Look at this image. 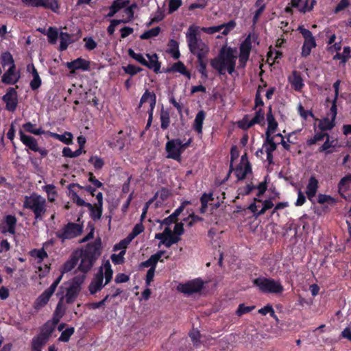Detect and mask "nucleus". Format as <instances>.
I'll list each match as a JSON object with an SVG mask.
<instances>
[{
  "label": "nucleus",
  "mask_w": 351,
  "mask_h": 351,
  "mask_svg": "<svg viewBox=\"0 0 351 351\" xmlns=\"http://www.w3.org/2000/svg\"><path fill=\"white\" fill-rule=\"evenodd\" d=\"M263 146H265V152L273 153L277 148V145L274 142V136L266 135V139Z\"/></svg>",
  "instance_id": "79ce46f5"
},
{
  "label": "nucleus",
  "mask_w": 351,
  "mask_h": 351,
  "mask_svg": "<svg viewBox=\"0 0 351 351\" xmlns=\"http://www.w3.org/2000/svg\"><path fill=\"white\" fill-rule=\"evenodd\" d=\"M266 116L268 126L265 132V135H271V134L274 133L278 128V122L276 121L275 117L272 113V108L271 106H269L268 108V111Z\"/></svg>",
  "instance_id": "4be33fe9"
},
{
  "label": "nucleus",
  "mask_w": 351,
  "mask_h": 351,
  "mask_svg": "<svg viewBox=\"0 0 351 351\" xmlns=\"http://www.w3.org/2000/svg\"><path fill=\"white\" fill-rule=\"evenodd\" d=\"M318 187V180L315 176H311L308 180L306 191V195L309 199H311V198L315 196Z\"/></svg>",
  "instance_id": "5701e85b"
},
{
  "label": "nucleus",
  "mask_w": 351,
  "mask_h": 351,
  "mask_svg": "<svg viewBox=\"0 0 351 351\" xmlns=\"http://www.w3.org/2000/svg\"><path fill=\"white\" fill-rule=\"evenodd\" d=\"M59 35L60 34L56 27H49L47 33L48 42L52 45L56 44Z\"/></svg>",
  "instance_id": "09e8293b"
},
{
  "label": "nucleus",
  "mask_w": 351,
  "mask_h": 351,
  "mask_svg": "<svg viewBox=\"0 0 351 351\" xmlns=\"http://www.w3.org/2000/svg\"><path fill=\"white\" fill-rule=\"evenodd\" d=\"M160 119L161 128L162 130L167 129L170 125V116L169 111L165 110L162 108L160 112Z\"/></svg>",
  "instance_id": "37998d69"
},
{
  "label": "nucleus",
  "mask_w": 351,
  "mask_h": 351,
  "mask_svg": "<svg viewBox=\"0 0 351 351\" xmlns=\"http://www.w3.org/2000/svg\"><path fill=\"white\" fill-rule=\"evenodd\" d=\"M43 190L47 194V199L49 202H54L58 195L56 186L52 184H46L43 186Z\"/></svg>",
  "instance_id": "f704fd0d"
},
{
  "label": "nucleus",
  "mask_w": 351,
  "mask_h": 351,
  "mask_svg": "<svg viewBox=\"0 0 351 351\" xmlns=\"http://www.w3.org/2000/svg\"><path fill=\"white\" fill-rule=\"evenodd\" d=\"M157 259L154 255H152L147 261L141 263L140 268L150 267L156 269L158 263Z\"/></svg>",
  "instance_id": "4d7b16f0"
},
{
  "label": "nucleus",
  "mask_w": 351,
  "mask_h": 351,
  "mask_svg": "<svg viewBox=\"0 0 351 351\" xmlns=\"http://www.w3.org/2000/svg\"><path fill=\"white\" fill-rule=\"evenodd\" d=\"M256 189V186H254L252 182L247 184L246 186L243 187H240L238 190L239 195L245 196L248 195L251 193V192Z\"/></svg>",
  "instance_id": "69168bd1"
},
{
  "label": "nucleus",
  "mask_w": 351,
  "mask_h": 351,
  "mask_svg": "<svg viewBox=\"0 0 351 351\" xmlns=\"http://www.w3.org/2000/svg\"><path fill=\"white\" fill-rule=\"evenodd\" d=\"M81 256H82V258H81L80 263L78 266V269L80 271L83 272L84 273L83 275H84L88 271L90 270V269L93 267L95 261L88 257H86L84 255H82V254H81Z\"/></svg>",
  "instance_id": "a878e982"
},
{
  "label": "nucleus",
  "mask_w": 351,
  "mask_h": 351,
  "mask_svg": "<svg viewBox=\"0 0 351 351\" xmlns=\"http://www.w3.org/2000/svg\"><path fill=\"white\" fill-rule=\"evenodd\" d=\"M288 81L291 85L292 88L295 91L301 92L304 86L301 73L298 71H293L292 72V74L288 77Z\"/></svg>",
  "instance_id": "dca6fc26"
},
{
  "label": "nucleus",
  "mask_w": 351,
  "mask_h": 351,
  "mask_svg": "<svg viewBox=\"0 0 351 351\" xmlns=\"http://www.w3.org/2000/svg\"><path fill=\"white\" fill-rule=\"evenodd\" d=\"M101 239L99 237L93 242L88 243L81 254L96 261L101 254Z\"/></svg>",
  "instance_id": "1a4fd4ad"
},
{
  "label": "nucleus",
  "mask_w": 351,
  "mask_h": 351,
  "mask_svg": "<svg viewBox=\"0 0 351 351\" xmlns=\"http://www.w3.org/2000/svg\"><path fill=\"white\" fill-rule=\"evenodd\" d=\"M189 336L191 338L193 346L195 348H199L200 346V343H201V341H200L201 334H200L199 331L197 329L193 328L191 331L189 332Z\"/></svg>",
  "instance_id": "3c124183"
},
{
  "label": "nucleus",
  "mask_w": 351,
  "mask_h": 351,
  "mask_svg": "<svg viewBox=\"0 0 351 351\" xmlns=\"http://www.w3.org/2000/svg\"><path fill=\"white\" fill-rule=\"evenodd\" d=\"M78 258L76 256H72L69 261L64 263L61 269V274L67 273L71 271L77 264Z\"/></svg>",
  "instance_id": "4c0bfd02"
},
{
  "label": "nucleus",
  "mask_w": 351,
  "mask_h": 351,
  "mask_svg": "<svg viewBox=\"0 0 351 351\" xmlns=\"http://www.w3.org/2000/svg\"><path fill=\"white\" fill-rule=\"evenodd\" d=\"M97 203L92 204L90 207H86L89 210V215L94 221L100 219L103 213V194L98 192L96 195Z\"/></svg>",
  "instance_id": "f8f14e48"
},
{
  "label": "nucleus",
  "mask_w": 351,
  "mask_h": 351,
  "mask_svg": "<svg viewBox=\"0 0 351 351\" xmlns=\"http://www.w3.org/2000/svg\"><path fill=\"white\" fill-rule=\"evenodd\" d=\"M103 281L104 271L103 268L100 267L88 286V291L91 295H94L102 289V288L106 285L105 283L103 284Z\"/></svg>",
  "instance_id": "4468645a"
},
{
  "label": "nucleus",
  "mask_w": 351,
  "mask_h": 351,
  "mask_svg": "<svg viewBox=\"0 0 351 351\" xmlns=\"http://www.w3.org/2000/svg\"><path fill=\"white\" fill-rule=\"evenodd\" d=\"M351 182V173H348L343 177L338 183V191L341 197H344L343 193L350 189Z\"/></svg>",
  "instance_id": "7c9ffc66"
},
{
  "label": "nucleus",
  "mask_w": 351,
  "mask_h": 351,
  "mask_svg": "<svg viewBox=\"0 0 351 351\" xmlns=\"http://www.w3.org/2000/svg\"><path fill=\"white\" fill-rule=\"evenodd\" d=\"M207 59L206 58H197L196 62V69L197 71L201 74V77L204 80H207L208 77L207 67Z\"/></svg>",
  "instance_id": "bb28decb"
},
{
  "label": "nucleus",
  "mask_w": 351,
  "mask_h": 351,
  "mask_svg": "<svg viewBox=\"0 0 351 351\" xmlns=\"http://www.w3.org/2000/svg\"><path fill=\"white\" fill-rule=\"evenodd\" d=\"M147 57L149 58V62L147 61V65H145L149 69H152L156 73L160 72V63L158 61V56L156 53L152 56L149 54H147Z\"/></svg>",
  "instance_id": "72a5a7b5"
},
{
  "label": "nucleus",
  "mask_w": 351,
  "mask_h": 351,
  "mask_svg": "<svg viewBox=\"0 0 351 351\" xmlns=\"http://www.w3.org/2000/svg\"><path fill=\"white\" fill-rule=\"evenodd\" d=\"M204 287V281L201 278H195L186 283L179 284L178 290L188 295L199 292Z\"/></svg>",
  "instance_id": "6e6552de"
},
{
  "label": "nucleus",
  "mask_w": 351,
  "mask_h": 351,
  "mask_svg": "<svg viewBox=\"0 0 351 351\" xmlns=\"http://www.w3.org/2000/svg\"><path fill=\"white\" fill-rule=\"evenodd\" d=\"M55 327L51 324V321L45 322L40 328V333L42 335L50 338L51 334L55 330Z\"/></svg>",
  "instance_id": "c03bdc74"
},
{
  "label": "nucleus",
  "mask_w": 351,
  "mask_h": 351,
  "mask_svg": "<svg viewBox=\"0 0 351 351\" xmlns=\"http://www.w3.org/2000/svg\"><path fill=\"white\" fill-rule=\"evenodd\" d=\"M31 255L32 256H36L38 260L37 261L38 263L40 264L44 258L48 256L47 252L43 248L40 250L34 249L31 252Z\"/></svg>",
  "instance_id": "6e6d98bb"
},
{
  "label": "nucleus",
  "mask_w": 351,
  "mask_h": 351,
  "mask_svg": "<svg viewBox=\"0 0 351 351\" xmlns=\"http://www.w3.org/2000/svg\"><path fill=\"white\" fill-rule=\"evenodd\" d=\"M47 202L45 197L36 193L25 196L23 208L32 210L36 221H41L47 211Z\"/></svg>",
  "instance_id": "7ed1b4c3"
},
{
  "label": "nucleus",
  "mask_w": 351,
  "mask_h": 351,
  "mask_svg": "<svg viewBox=\"0 0 351 351\" xmlns=\"http://www.w3.org/2000/svg\"><path fill=\"white\" fill-rule=\"evenodd\" d=\"M51 296L45 291L36 300L34 306L36 308H40L45 306L49 302Z\"/></svg>",
  "instance_id": "ea45409f"
},
{
  "label": "nucleus",
  "mask_w": 351,
  "mask_h": 351,
  "mask_svg": "<svg viewBox=\"0 0 351 351\" xmlns=\"http://www.w3.org/2000/svg\"><path fill=\"white\" fill-rule=\"evenodd\" d=\"M85 279V275H78L73 277L69 287L66 289L65 300L67 304H72L78 296Z\"/></svg>",
  "instance_id": "423d86ee"
},
{
  "label": "nucleus",
  "mask_w": 351,
  "mask_h": 351,
  "mask_svg": "<svg viewBox=\"0 0 351 351\" xmlns=\"http://www.w3.org/2000/svg\"><path fill=\"white\" fill-rule=\"evenodd\" d=\"M51 136L66 145H70L72 143L73 135L71 132H65L63 134L51 133Z\"/></svg>",
  "instance_id": "58836bf2"
},
{
  "label": "nucleus",
  "mask_w": 351,
  "mask_h": 351,
  "mask_svg": "<svg viewBox=\"0 0 351 351\" xmlns=\"http://www.w3.org/2000/svg\"><path fill=\"white\" fill-rule=\"evenodd\" d=\"M338 141L337 139H330V136L326 137L325 142L320 146L318 149V152L319 153H325L326 155L332 154L334 152V149L338 147Z\"/></svg>",
  "instance_id": "6ab92c4d"
},
{
  "label": "nucleus",
  "mask_w": 351,
  "mask_h": 351,
  "mask_svg": "<svg viewBox=\"0 0 351 351\" xmlns=\"http://www.w3.org/2000/svg\"><path fill=\"white\" fill-rule=\"evenodd\" d=\"M335 126V121L325 117L321 119L318 124V128L321 131L325 132L332 130Z\"/></svg>",
  "instance_id": "c9c22d12"
},
{
  "label": "nucleus",
  "mask_w": 351,
  "mask_h": 351,
  "mask_svg": "<svg viewBox=\"0 0 351 351\" xmlns=\"http://www.w3.org/2000/svg\"><path fill=\"white\" fill-rule=\"evenodd\" d=\"M19 136L20 140L26 147L33 152H37L38 145L34 137L25 134L22 130L19 131Z\"/></svg>",
  "instance_id": "aec40b11"
},
{
  "label": "nucleus",
  "mask_w": 351,
  "mask_h": 351,
  "mask_svg": "<svg viewBox=\"0 0 351 351\" xmlns=\"http://www.w3.org/2000/svg\"><path fill=\"white\" fill-rule=\"evenodd\" d=\"M165 233H167L166 239L162 241L167 247H170L173 244L178 243L180 238L178 236L175 235L169 228H165Z\"/></svg>",
  "instance_id": "473e14b6"
},
{
  "label": "nucleus",
  "mask_w": 351,
  "mask_h": 351,
  "mask_svg": "<svg viewBox=\"0 0 351 351\" xmlns=\"http://www.w3.org/2000/svg\"><path fill=\"white\" fill-rule=\"evenodd\" d=\"M122 69L125 74L130 75V76H134L143 70L142 68L131 64L127 66H123Z\"/></svg>",
  "instance_id": "8fccbe9b"
},
{
  "label": "nucleus",
  "mask_w": 351,
  "mask_h": 351,
  "mask_svg": "<svg viewBox=\"0 0 351 351\" xmlns=\"http://www.w3.org/2000/svg\"><path fill=\"white\" fill-rule=\"evenodd\" d=\"M88 162L93 165L95 169H101L104 165V160L97 156H92Z\"/></svg>",
  "instance_id": "e2e57ef3"
},
{
  "label": "nucleus",
  "mask_w": 351,
  "mask_h": 351,
  "mask_svg": "<svg viewBox=\"0 0 351 351\" xmlns=\"http://www.w3.org/2000/svg\"><path fill=\"white\" fill-rule=\"evenodd\" d=\"M122 134L123 131L120 130L112 141L108 142V145L112 149L117 148L119 151L123 150L125 147V138L120 136Z\"/></svg>",
  "instance_id": "393cba45"
},
{
  "label": "nucleus",
  "mask_w": 351,
  "mask_h": 351,
  "mask_svg": "<svg viewBox=\"0 0 351 351\" xmlns=\"http://www.w3.org/2000/svg\"><path fill=\"white\" fill-rule=\"evenodd\" d=\"M328 133L323 131L317 132L312 138L306 141V145L308 146H311L318 141H322L328 136Z\"/></svg>",
  "instance_id": "de8ad7c7"
},
{
  "label": "nucleus",
  "mask_w": 351,
  "mask_h": 351,
  "mask_svg": "<svg viewBox=\"0 0 351 351\" xmlns=\"http://www.w3.org/2000/svg\"><path fill=\"white\" fill-rule=\"evenodd\" d=\"M71 195V198L73 199V201L77 205V206H85V207H90L91 206V203H89V202H86L83 199H82L78 195L77 193L74 191H71V192L70 193Z\"/></svg>",
  "instance_id": "5fc2aeb1"
},
{
  "label": "nucleus",
  "mask_w": 351,
  "mask_h": 351,
  "mask_svg": "<svg viewBox=\"0 0 351 351\" xmlns=\"http://www.w3.org/2000/svg\"><path fill=\"white\" fill-rule=\"evenodd\" d=\"M254 308H255V306H247L244 304H240L238 306L237 311H236V314L239 317H241L245 313L251 312Z\"/></svg>",
  "instance_id": "0e129e2a"
},
{
  "label": "nucleus",
  "mask_w": 351,
  "mask_h": 351,
  "mask_svg": "<svg viewBox=\"0 0 351 351\" xmlns=\"http://www.w3.org/2000/svg\"><path fill=\"white\" fill-rule=\"evenodd\" d=\"M298 30L302 35L304 38V43L302 47L301 56H308L313 49L317 47V43L315 37L313 36L312 32L302 26H299Z\"/></svg>",
  "instance_id": "0eeeda50"
},
{
  "label": "nucleus",
  "mask_w": 351,
  "mask_h": 351,
  "mask_svg": "<svg viewBox=\"0 0 351 351\" xmlns=\"http://www.w3.org/2000/svg\"><path fill=\"white\" fill-rule=\"evenodd\" d=\"M48 340L49 338L41 334L34 337L32 342V351L41 350V348L45 345Z\"/></svg>",
  "instance_id": "2f4dec72"
},
{
  "label": "nucleus",
  "mask_w": 351,
  "mask_h": 351,
  "mask_svg": "<svg viewBox=\"0 0 351 351\" xmlns=\"http://www.w3.org/2000/svg\"><path fill=\"white\" fill-rule=\"evenodd\" d=\"M125 250H121L119 254H112L111 255V260L114 265H121L125 262L124 256L125 254Z\"/></svg>",
  "instance_id": "13d9d810"
},
{
  "label": "nucleus",
  "mask_w": 351,
  "mask_h": 351,
  "mask_svg": "<svg viewBox=\"0 0 351 351\" xmlns=\"http://www.w3.org/2000/svg\"><path fill=\"white\" fill-rule=\"evenodd\" d=\"M186 69V68L184 63L181 61H178L174 63L172 66L167 70V72H178L182 74Z\"/></svg>",
  "instance_id": "774afa93"
},
{
  "label": "nucleus",
  "mask_w": 351,
  "mask_h": 351,
  "mask_svg": "<svg viewBox=\"0 0 351 351\" xmlns=\"http://www.w3.org/2000/svg\"><path fill=\"white\" fill-rule=\"evenodd\" d=\"M181 208H176L174 212L163 220V223L169 226L177 221L178 217L182 213Z\"/></svg>",
  "instance_id": "052dcab7"
},
{
  "label": "nucleus",
  "mask_w": 351,
  "mask_h": 351,
  "mask_svg": "<svg viewBox=\"0 0 351 351\" xmlns=\"http://www.w3.org/2000/svg\"><path fill=\"white\" fill-rule=\"evenodd\" d=\"M75 328L73 327H69L63 330L58 338L59 341L68 342L70 340L71 337L73 335Z\"/></svg>",
  "instance_id": "864d4df0"
},
{
  "label": "nucleus",
  "mask_w": 351,
  "mask_h": 351,
  "mask_svg": "<svg viewBox=\"0 0 351 351\" xmlns=\"http://www.w3.org/2000/svg\"><path fill=\"white\" fill-rule=\"evenodd\" d=\"M237 50L231 47L223 46L219 51L217 56L210 59L211 67L221 75L226 74V71L232 75L235 71Z\"/></svg>",
  "instance_id": "f257e3e1"
},
{
  "label": "nucleus",
  "mask_w": 351,
  "mask_h": 351,
  "mask_svg": "<svg viewBox=\"0 0 351 351\" xmlns=\"http://www.w3.org/2000/svg\"><path fill=\"white\" fill-rule=\"evenodd\" d=\"M19 79L20 75L16 73V65H12L3 75L1 81L5 84H14Z\"/></svg>",
  "instance_id": "f3484780"
},
{
  "label": "nucleus",
  "mask_w": 351,
  "mask_h": 351,
  "mask_svg": "<svg viewBox=\"0 0 351 351\" xmlns=\"http://www.w3.org/2000/svg\"><path fill=\"white\" fill-rule=\"evenodd\" d=\"M165 150L167 153V158L180 162L182 151L180 147V139L174 138L167 142Z\"/></svg>",
  "instance_id": "9d476101"
},
{
  "label": "nucleus",
  "mask_w": 351,
  "mask_h": 351,
  "mask_svg": "<svg viewBox=\"0 0 351 351\" xmlns=\"http://www.w3.org/2000/svg\"><path fill=\"white\" fill-rule=\"evenodd\" d=\"M59 38L60 43L58 50L60 51H65L68 46L74 42V40H72V36L67 32H61Z\"/></svg>",
  "instance_id": "cd10ccee"
},
{
  "label": "nucleus",
  "mask_w": 351,
  "mask_h": 351,
  "mask_svg": "<svg viewBox=\"0 0 351 351\" xmlns=\"http://www.w3.org/2000/svg\"><path fill=\"white\" fill-rule=\"evenodd\" d=\"M23 1L33 7L43 8L58 12L60 5L58 0H23Z\"/></svg>",
  "instance_id": "9b49d317"
},
{
  "label": "nucleus",
  "mask_w": 351,
  "mask_h": 351,
  "mask_svg": "<svg viewBox=\"0 0 351 351\" xmlns=\"http://www.w3.org/2000/svg\"><path fill=\"white\" fill-rule=\"evenodd\" d=\"M35 125L32 124L31 122H27L23 125V128L27 132L35 134V135H40L45 133V131L41 128L36 129Z\"/></svg>",
  "instance_id": "a18cd8bd"
},
{
  "label": "nucleus",
  "mask_w": 351,
  "mask_h": 351,
  "mask_svg": "<svg viewBox=\"0 0 351 351\" xmlns=\"http://www.w3.org/2000/svg\"><path fill=\"white\" fill-rule=\"evenodd\" d=\"M254 286L263 293L280 294L284 291V287L280 281L271 278L258 277L253 280Z\"/></svg>",
  "instance_id": "20e7f679"
},
{
  "label": "nucleus",
  "mask_w": 351,
  "mask_h": 351,
  "mask_svg": "<svg viewBox=\"0 0 351 351\" xmlns=\"http://www.w3.org/2000/svg\"><path fill=\"white\" fill-rule=\"evenodd\" d=\"M167 45L168 49H167V53L170 54L173 59H178L180 57L178 42L174 39H170Z\"/></svg>",
  "instance_id": "c85d7f7f"
},
{
  "label": "nucleus",
  "mask_w": 351,
  "mask_h": 351,
  "mask_svg": "<svg viewBox=\"0 0 351 351\" xmlns=\"http://www.w3.org/2000/svg\"><path fill=\"white\" fill-rule=\"evenodd\" d=\"M190 52L197 58H206L210 48L199 36V27L191 25L186 35Z\"/></svg>",
  "instance_id": "f03ea898"
},
{
  "label": "nucleus",
  "mask_w": 351,
  "mask_h": 351,
  "mask_svg": "<svg viewBox=\"0 0 351 351\" xmlns=\"http://www.w3.org/2000/svg\"><path fill=\"white\" fill-rule=\"evenodd\" d=\"M183 221L187 223L189 227H192L195 223L203 221V218L191 213L187 217L184 218Z\"/></svg>",
  "instance_id": "bf43d9fd"
},
{
  "label": "nucleus",
  "mask_w": 351,
  "mask_h": 351,
  "mask_svg": "<svg viewBox=\"0 0 351 351\" xmlns=\"http://www.w3.org/2000/svg\"><path fill=\"white\" fill-rule=\"evenodd\" d=\"M182 4V0H169L168 13L172 14L176 12Z\"/></svg>",
  "instance_id": "338daca9"
},
{
  "label": "nucleus",
  "mask_w": 351,
  "mask_h": 351,
  "mask_svg": "<svg viewBox=\"0 0 351 351\" xmlns=\"http://www.w3.org/2000/svg\"><path fill=\"white\" fill-rule=\"evenodd\" d=\"M128 55L132 58L136 60L138 62L141 63L142 65H147V61L144 58L141 53H136L132 49H128Z\"/></svg>",
  "instance_id": "680f3d73"
},
{
  "label": "nucleus",
  "mask_w": 351,
  "mask_h": 351,
  "mask_svg": "<svg viewBox=\"0 0 351 351\" xmlns=\"http://www.w3.org/2000/svg\"><path fill=\"white\" fill-rule=\"evenodd\" d=\"M104 269L105 270L104 273V278H105V285H108L111 281L113 275V271L109 261H107L104 263Z\"/></svg>",
  "instance_id": "49530a36"
},
{
  "label": "nucleus",
  "mask_w": 351,
  "mask_h": 351,
  "mask_svg": "<svg viewBox=\"0 0 351 351\" xmlns=\"http://www.w3.org/2000/svg\"><path fill=\"white\" fill-rule=\"evenodd\" d=\"M160 32V27L158 26L145 32L140 36V38L142 40L149 39L152 37L157 36L159 34Z\"/></svg>",
  "instance_id": "603ef678"
},
{
  "label": "nucleus",
  "mask_w": 351,
  "mask_h": 351,
  "mask_svg": "<svg viewBox=\"0 0 351 351\" xmlns=\"http://www.w3.org/2000/svg\"><path fill=\"white\" fill-rule=\"evenodd\" d=\"M3 100L5 103V108L10 112L15 111L17 104V92L14 88H10L3 96Z\"/></svg>",
  "instance_id": "2eb2a0df"
},
{
  "label": "nucleus",
  "mask_w": 351,
  "mask_h": 351,
  "mask_svg": "<svg viewBox=\"0 0 351 351\" xmlns=\"http://www.w3.org/2000/svg\"><path fill=\"white\" fill-rule=\"evenodd\" d=\"M252 50V40L250 35H249L240 45L239 56L250 58Z\"/></svg>",
  "instance_id": "c756f323"
},
{
  "label": "nucleus",
  "mask_w": 351,
  "mask_h": 351,
  "mask_svg": "<svg viewBox=\"0 0 351 351\" xmlns=\"http://www.w3.org/2000/svg\"><path fill=\"white\" fill-rule=\"evenodd\" d=\"M205 117L206 112L204 110L199 111L195 116L193 128L198 134H202L203 123Z\"/></svg>",
  "instance_id": "b1692460"
},
{
  "label": "nucleus",
  "mask_w": 351,
  "mask_h": 351,
  "mask_svg": "<svg viewBox=\"0 0 351 351\" xmlns=\"http://www.w3.org/2000/svg\"><path fill=\"white\" fill-rule=\"evenodd\" d=\"M5 226L2 227L1 232L5 234L9 232L11 234L16 233V226L17 219L14 215H8L4 218Z\"/></svg>",
  "instance_id": "a211bd4d"
},
{
  "label": "nucleus",
  "mask_w": 351,
  "mask_h": 351,
  "mask_svg": "<svg viewBox=\"0 0 351 351\" xmlns=\"http://www.w3.org/2000/svg\"><path fill=\"white\" fill-rule=\"evenodd\" d=\"M0 61L3 68H5L6 66H12V65H15L13 56L9 51L3 52L1 54Z\"/></svg>",
  "instance_id": "e433bc0d"
},
{
  "label": "nucleus",
  "mask_w": 351,
  "mask_h": 351,
  "mask_svg": "<svg viewBox=\"0 0 351 351\" xmlns=\"http://www.w3.org/2000/svg\"><path fill=\"white\" fill-rule=\"evenodd\" d=\"M90 62L82 58H77V59L66 63V66L70 70L71 74H74L75 71L82 70L84 71H89Z\"/></svg>",
  "instance_id": "ddd939ff"
},
{
  "label": "nucleus",
  "mask_w": 351,
  "mask_h": 351,
  "mask_svg": "<svg viewBox=\"0 0 351 351\" xmlns=\"http://www.w3.org/2000/svg\"><path fill=\"white\" fill-rule=\"evenodd\" d=\"M83 228L84 226L82 223L69 222L56 232V236L62 242H64L65 240L72 239L80 236L83 232Z\"/></svg>",
  "instance_id": "39448f33"
},
{
  "label": "nucleus",
  "mask_w": 351,
  "mask_h": 351,
  "mask_svg": "<svg viewBox=\"0 0 351 351\" xmlns=\"http://www.w3.org/2000/svg\"><path fill=\"white\" fill-rule=\"evenodd\" d=\"M252 172V166L249 161L243 166L242 163L239 164L234 169V174L238 181L243 180L246 176Z\"/></svg>",
  "instance_id": "412c9836"
},
{
  "label": "nucleus",
  "mask_w": 351,
  "mask_h": 351,
  "mask_svg": "<svg viewBox=\"0 0 351 351\" xmlns=\"http://www.w3.org/2000/svg\"><path fill=\"white\" fill-rule=\"evenodd\" d=\"M238 127L243 130H247L256 123L252 119L250 120V115L245 114L243 119L238 121Z\"/></svg>",
  "instance_id": "a19ab883"
}]
</instances>
